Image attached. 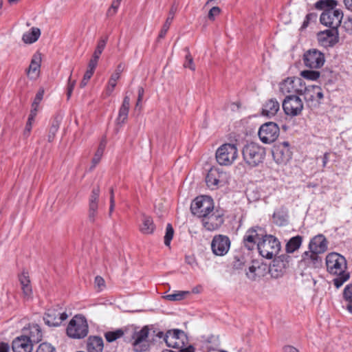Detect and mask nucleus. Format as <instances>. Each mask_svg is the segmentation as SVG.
<instances>
[{
    "mask_svg": "<svg viewBox=\"0 0 352 352\" xmlns=\"http://www.w3.org/2000/svg\"><path fill=\"white\" fill-rule=\"evenodd\" d=\"M189 294V292L179 291L173 294H168L165 296L166 299L171 301L181 300L185 298V296Z\"/></svg>",
    "mask_w": 352,
    "mask_h": 352,
    "instance_id": "40",
    "label": "nucleus"
},
{
    "mask_svg": "<svg viewBox=\"0 0 352 352\" xmlns=\"http://www.w3.org/2000/svg\"><path fill=\"white\" fill-rule=\"evenodd\" d=\"M320 254L314 251H305L301 256L300 264L309 268H318L321 266L322 258Z\"/></svg>",
    "mask_w": 352,
    "mask_h": 352,
    "instance_id": "23",
    "label": "nucleus"
},
{
    "mask_svg": "<svg viewBox=\"0 0 352 352\" xmlns=\"http://www.w3.org/2000/svg\"><path fill=\"white\" fill-rule=\"evenodd\" d=\"M149 329L148 326H144L140 331H135L132 335L133 350L134 352H145L150 347L148 340Z\"/></svg>",
    "mask_w": 352,
    "mask_h": 352,
    "instance_id": "8",
    "label": "nucleus"
},
{
    "mask_svg": "<svg viewBox=\"0 0 352 352\" xmlns=\"http://www.w3.org/2000/svg\"><path fill=\"white\" fill-rule=\"evenodd\" d=\"M337 1L335 0H319L315 3L318 10H324L320 15V23L330 28L337 29L340 25L343 13L339 9H335Z\"/></svg>",
    "mask_w": 352,
    "mask_h": 352,
    "instance_id": "2",
    "label": "nucleus"
},
{
    "mask_svg": "<svg viewBox=\"0 0 352 352\" xmlns=\"http://www.w3.org/2000/svg\"><path fill=\"white\" fill-rule=\"evenodd\" d=\"M325 263L328 273L336 276L333 280L336 288L340 287L349 279L350 274L346 271L347 262L344 256L337 252L329 253L326 256Z\"/></svg>",
    "mask_w": 352,
    "mask_h": 352,
    "instance_id": "1",
    "label": "nucleus"
},
{
    "mask_svg": "<svg viewBox=\"0 0 352 352\" xmlns=\"http://www.w3.org/2000/svg\"><path fill=\"white\" fill-rule=\"evenodd\" d=\"M282 107L287 116L295 117L301 114L303 109V102L299 96L289 95L283 100Z\"/></svg>",
    "mask_w": 352,
    "mask_h": 352,
    "instance_id": "9",
    "label": "nucleus"
},
{
    "mask_svg": "<svg viewBox=\"0 0 352 352\" xmlns=\"http://www.w3.org/2000/svg\"><path fill=\"white\" fill-rule=\"evenodd\" d=\"M230 243L228 236L223 234L215 235L211 242L212 252L216 256H224L229 251Z\"/></svg>",
    "mask_w": 352,
    "mask_h": 352,
    "instance_id": "15",
    "label": "nucleus"
},
{
    "mask_svg": "<svg viewBox=\"0 0 352 352\" xmlns=\"http://www.w3.org/2000/svg\"><path fill=\"white\" fill-rule=\"evenodd\" d=\"M226 173L221 171L218 168H211L206 177L207 186L211 190L217 189L223 185Z\"/></svg>",
    "mask_w": 352,
    "mask_h": 352,
    "instance_id": "19",
    "label": "nucleus"
},
{
    "mask_svg": "<svg viewBox=\"0 0 352 352\" xmlns=\"http://www.w3.org/2000/svg\"><path fill=\"white\" fill-rule=\"evenodd\" d=\"M99 196V187L93 188L89 198L88 219L91 222H94L98 215Z\"/></svg>",
    "mask_w": 352,
    "mask_h": 352,
    "instance_id": "22",
    "label": "nucleus"
},
{
    "mask_svg": "<svg viewBox=\"0 0 352 352\" xmlns=\"http://www.w3.org/2000/svg\"><path fill=\"white\" fill-rule=\"evenodd\" d=\"M257 248L261 256L271 259L280 251V243L274 236L264 233L261 240L257 243Z\"/></svg>",
    "mask_w": 352,
    "mask_h": 352,
    "instance_id": "4",
    "label": "nucleus"
},
{
    "mask_svg": "<svg viewBox=\"0 0 352 352\" xmlns=\"http://www.w3.org/2000/svg\"><path fill=\"white\" fill-rule=\"evenodd\" d=\"M41 35V30L38 28H32L30 32H25L22 36V40L25 43H33L36 42Z\"/></svg>",
    "mask_w": 352,
    "mask_h": 352,
    "instance_id": "34",
    "label": "nucleus"
},
{
    "mask_svg": "<svg viewBox=\"0 0 352 352\" xmlns=\"http://www.w3.org/2000/svg\"><path fill=\"white\" fill-rule=\"evenodd\" d=\"M60 126L59 122L58 120H54L50 126L48 135V141H53L56 133L58 131Z\"/></svg>",
    "mask_w": 352,
    "mask_h": 352,
    "instance_id": "42",
    "label": "nucleus"
},
{
    "mask_svg": "<svg viewBox=\"0 0 352 352\" xmlns=\"http://www.w3.org/2000/svg\"><path fill=\"white\" fill-rule=\"evenodd\" d=\"M264 233L265 230L259 226L250 228L246 231L243 236L244 246L249 250H253L256 244V241H261Z\"/></svg>",
    "mask_w": 352,
    "mask_h": 352,
    "instance_id": "16",
    "label": "nucleus"
},
{
    "mask_svg": "<svg viewBox=\"0 0 352 352\" xmlns=\"http://www.w3.org/2000/svg\"><path fill=\"white\" fill-rule=\"evenodd\" d=\"M303 61L306 67L318 69L322 67L325 62L324 55L316 49H311L304 54Z\"/></svg>",
    "mask_w": 352,
    "mask_h": 352,
    "instance_id": "14",
    "label": "nucleus"
},
{
    "mask_svg": "<svg viewBox=\"0 0 352 352\" xmlns=\"http://www.w3.org/2000/svg\"><path fill=\"white\" fill-rule=\"evenodd\" d=\"M304 82L300 78L288 77L279 83V90L284 95H300Z\"/></svg>",
    "mask_w": 352,
    "mask_h": 352,
    "instance_id": "10",
    "label": "nucleus"
},
{
    "mask_svg": "<svg viewBox=\"0 0 352 352\" xmlns=\"http://www.w3.org/2000/svg\"><path fill=\"white\" fill-rule=\"evenodd\" d=\"M328 248V241L323 234L314 236L309 241V250L318 254H323Z\"/></svg>",
    "mask_w": 352,
    "mask_h": 352,
    "instance_id": "25",
    "label": "nucleus"
},
{
    "mask_svg": "<svg viewBox=\"0 0 352 352\" xmlns=\"http://www.w3.org/2000/svg\"><path fill=\"white\" fill-rule=\"evenodd\" d=\"M285 267V263L280 258L274 259L272 265L270 267V272L273 277H278L283 273V270Z\"/></svg>",
    "mask_w": 352,
    "mask_h": 352,
    "instance_id": "33",
    "label": "nucleus"
},
{
    "mask_svg": "<svg viewBox=\"0 0 352 352\" xmlns=\"http://www.w3.org/2000/svg\"><path fill=\"white\" fill-rule=\"evenodd\" d=\"M179 352H195V349L193 346L189 345L186 347H180Z\"/></svg>",
    "mask_w": 352,
    "mask_h": 352,
    "instance_id": "59",
    "label": "nucleus"
},
{
    "mask_svg": "<svg viewBox=\"0 0 352 352\" xmlns=\"http://www.w3.org/2000/svg\"><path fill=\"white\" fill-rule=\"evenodd\" d=\"M190 210L194 215L202 219L214 210L213 200L206 195L197 197L192 202Z\"/></svg>",
    "mask_w": 352,
    "mask_h": 352,
    "instance_id": "7",
    "label": "nucleus"
},
{
    "mask_svg": "<svg viewBox=\"0 0 352 352\" xmlns=\"http://www.w3.org/2000/svg\"><path fill=\"white\" fill-rule=\"evenodd\" d=\"M138 102H141L143 98V96H144V93L143 87H139L138 89Z\"/></svg>",
    "mask_w": 352,
    "mask_h": 352,
    "instance_id": "61",
    "label": "nucleus"
},
{
    "mask_svg": "<svg viewBox=\"0 0 352 352\" xmlns=\"http://www.w3.org/2000/svg\"><path fill=\"white\" fill-rule=\"evenodd\" d=\"M176 11H177V8L174 6H173L169 11L168 16L167 17L164 24L163 25L162 30L159 34V36H158L159 38H163L166 36V34L170 28V25L174 19V16H175Z\"/></svg>",
    "mask_w": 352,
    "mask_h": 352,
    "instance_id": "35",
    "label": "nucleus"
},
{
    "mask_svg": "<svg viewBox=\"0 0 352 352\" xmlns=\"http://www.w3.org/2000/svg\"><path fill=\"white\" fill-rule=\"evenodd\" d=\"M124 332L122 329H118L115 331L105 332L104 336L108 342H113L122 338L124 335Z\"/></svg>",
    "mask_w": 352,
    "mask_h": 352,
    "instance_id": "38",
    "label": "nucleus"
},
{
    "mask_svg": "<svg viewBox=\"0 0 352 352\" xmlns=\"http://www.w3.org/2000/svg\"><path fill=\"white\" fill-rule=\"evenodd\" d=\"M95 287L98 291H102L105 287V282L103 278L100 276H97L94 280Z\"/></svg>",
    "mask_w": 352,
    "mask_h": 352,
    "instance_id": "48",
    "label": "nucleus"
},
{
    "mask_svg": "<svg viewBox=\"0 0 352 352\" xmlns=\"http://www.w3.org/2000/svg\"><path fill=\"white\" fill-rule=\"evenodd\" d=\"M19 280L21 286L23 298L26 300L30 299L32 297V288L28 273L22 272L19 276Z\"/></svg>",
    "mask_w": 352,
    "mask_h": 352,
    "instance_id": "28",
    "label": "nucleus"
},
{
    "mask_svg": "<svg viewBox=\"0 0 352 352\" xmlns=\"http://www.w3.org/2000/svg\"><path fill=\"white\" fill-rule=\"evenodd\" d=\"M283 351L284 352H299L297 349L289 345L284 346Z\"/></svg>",
    "mask_w": 352,
    "mask_h": 352,
    "instance_id": "60",
    "label": "nucleus"
},
{
    "mask_svg": "<svg viewBox=\"0 0 352 352\" xmlns=\"http://www.w3.org/2000/svg\"><path fill=\"white\" fill-rule=\"evenodd\" d=\"M223 214L218 210H213L202 218L203 226L208 231H214L219 228L223 223Z\"/></svg>",
    "mask_w": 352,
    "mask_h": 352,
    "instance_id": "18",
    "label": "nucleus"
},
{
    "mask_svg": "<svg viewBox=\"0 0 352 352\" xmlns=\"http://www.w3.org/2000/svg\"><path fill=\"white\" fill-rule=\"evenodd\" d=\"M24 336H27L32 344L39 342L43 338L41 329L37 324H30L29 327L24 330Z\"/></svg>",
    "mask_w": 352,
    "mask_h": 352,
    "instance_id": "27",
    "label": "nucleus"
},
{
    "mask_svg": "<svg viewBox=\"0 0 352 352\" xmlns=\"http://www.w3.org/2000/svg\"><path fill=\"white\" fill-rule=\"evenodd\" d=\"M343 28L348 34H352V16L344 21Z\"/></svg>",
    "mask_w": 352,
    "mask_h": 352,
    "instance_id": "52",
    "label": "nucleus"
},
{
    "mask_svg": "<svg viewBox=\"0 0 352 352\" xmlns=\"http://www.w3.org/2000/svg\"><path fill=\"white\" fill-rule=\"evenodd\" d=\"M104 347L103 340L100 336H90L87 342L88 352H102Z\"/></svg>",
    "mask_w": 352,
    "mask_h": 352,
    "instance_id": "31",
    "label": "nucleus"
},
{
    "mask_svg": "<svg viewBox=\"0 0 352 352\" xmlns=\"http://www.w3.org/2000/svg\"><path fill=\"white\" fill-rule=\"evenodd\" d=\"M174 234V230L171 224L168 223L166 228V233L164 236V244L166 246H170V241L173 239Z\"/></svg>",
    "mask_w": 352,
    "mask_h": 352,
    "instance_id": "43",
    "label": "nucleus"
},
{
    "mask_svg": "<svg viewBox=\"0 0 352 352\" xmlns=\"http://www.w3.org/2000/svg\"><path fill=\"white\" fill-rule=\"evenodd\" d=\"M280 109V104L275 98H271L266 101L262 109V114L271 118L276 114Z\"/></svg>",
    "mask_w": 352,
    "mask_h": 352,
    "instance_id": "29",
    "label": "nucleus"
},
{
    "mask_svg": "<svg viewBox=\"0 0 352 352\" xmlns=\"http://www.w3.org/2000/svg\"><path fill=\"white\" fill-rule=\"evenodd\" d=\"M12 348L13 352H32L33 344L27 336H21L13 340Z\"/></svg>",
    "mask_w": 352,
    "mask_h": 352,
    "instance_id": "24",
    "label": "nucleus"
},
{
    "mask_svg": "<svg viewBox=\"0 0 352 352\" xmlns=\"http://www.w3.org/2000/svg\"><path fill=\"white\" fill-rule=\"evenodd\" d=\"M88 324L82 315H76L69 321L67 327V335L73 339H82L88 334Z\"/></svg>",
    "mask_w": 352,
    "mask_h": 352,
    "instance_id": "5",
    "label": "nucleus"
},
{
    "mask_svg": "<svg viewBox=\"0 0 352 352\" xmlns=\"http://www.w3.org/2000/svg\"><path fill=\"white\" fill-rule=\"evenodd\" d=\"M67 317V314L65 311H61L60 309H49L45 313L43 320L49 327H58Z\"/></svg>",
    "mask_w": 352,
    "mask_h": 352,
    "instance_id": "20",
    "label": "nucleus"
},
{
    "mask_svg": "<svg viewBox=\"0 0 352 352\" xmlns=\"http://www.w3.org/2000/svg\"><path fill=\"white\" fill-rule=\"evenodd\" d=\"M0 352H10L9 344L6 342H1Z\"/></svg>",
    "mask_w": 352,
    "mask_h": 352,
    "instance_id": "57",
    "label": "nucleus"
},
{
    "mask_svg": "<svg viewBox=\"0 0 352 352\" xmlns=\"http://www.w3.org/2000/svg\"><path fill=\"white\" fill-rule=\"evenodd\" d=\"M237 157L238 150L234 144H223L216 151V160L221 166L232 164Z\"/></svg>",
    "mask_w": 352,
    "mask_h": 352,
    "instance_id": "6",
    "label": "nucleus"
},
{
    "mask_svg": "<svg viewBox=\"0 0 352 352\" xmlns=\"http://www.w3.org/2000/svg\"><path fill=\"white\" fill-rule=\"evenodd\" d=\"M329 154L328 153H325L322 157V166L325 167L327 162H329Z\"/></svg>",
    "mask_w": 352,
    "mask_h": 352,
    "instance_id": "63",
    "label": "nucleus"
},
{
    "mask_svg": "<svg viewBox=\"0 0 352 352\" xmlns=\"http://www.w3.org/2000/svg\"><path fill=\"white\" fill-rule=\"evenodd\" d=\"M344 3L346 9L352 11V0H344Z\"/></svg>",
    "mask_w": 352,
    "mask_h": 352,
    "instance_id": "64",
    "label": "nucleus"
},
{
    "mask_svg": "<svg viewBox=\"0 0 352 352\" xmlns=\"http://www.w3.org/2000/svg\"><path fill=\"white\" fill-rule=\"evenodd\" d=\"M292 155L288 142H279L273 147L272 156L278 164H286L292 159Z\"/></svg>",
    "mask_w": 352,
    "mask_h": 352,
    "instance_id": "13",
    "label": "nucleus"
},
{
    "mask_svg": "<svg viewBox=\"0 0 352 352\" xmlns=\"http://www.w3.org/2000/svg\"><path fill=\"white\" fill-rule=\"evenodd\" d=\"M260 266L258 263H253L248 267V270L246 272L248 278L250 280H254L256 277L259 276Z\"/></svg>",
    "mask_w": 352,
    "mask_h": 352,
    "instance_id": "39",
    "label": "nucleus"
},
{
    "mask_svg": "<svg viewBox=\"0 0 352 352\" xmlns=\"http://www.w3.org/2000/svg\"><path fill=\"white\" fill-rule=\"evenodd\" d=\"M72 76V74L70 75ZM76 85V80H72L71 76L68 79V85L67 88V98H69L72 96V91Z\"/></svg>",
    "mask_w": 352,
    "mask_h": 352,
    "instance_id": "53",
    "label": "nucleus"
},
{
    "mask_svg": "<svg viewBox=\"0 0 352 352\" xmlns=\"http://www.w3.org/2000/svg\"><path fill=\"white\" fill-rule=\"evenodd\" d=\"M318 42L323 46H333L338 41V32L337 29L330 28L320 32L317 35Z\"/></svg>",
    "mask_w": 352,
    "mask_h": 352,
    "instance_id": "21",
    "label": "nucleus"
},
{
    "mask_svg": "<svg viewBox=\"0 0 352 352\" xmlns=\"http://www.w3.org/2000/svg\"><path fill=\"white\" fill-rule=\"evenodd\" d=\"M106 144H107V141L105 139H102L99 145H98V147L94 154V156L92 159V165L91 166V169H93L94 168L96 165L100 162V160H101V157L104 153V149H105V147H106Z\"/></svg>",
    "mask_w": 352,
    "mask_h": 352,
    "instance_id": "37",
    "label": "nucleus"
},
{
    "mask_svg": "<svg viewBox=\"0 0 352 352\" xmlns=\"http://www.w3.org/2000/svg\"><path fill=\"white\" fill-rule=\"evenodd\" d=\"M116 86V82H113L111 80H109L108 85H107L106 90H105V94L107 96H109L113 93Z\"/></svg>",
    "mask_w": 352,
    "mask_h": 352,
    "instance_id": "54",
    "label": "nucleus"
},
{
    "mask_svg": "<svg viewBox=\"0 0 352 352\" xmlns=\"http://www.w3.org/2000/svg\"><path fill=\"white\" fill-rule=\"evenodd\" d=\"M120 74H119L118 73L113 72L111 74L109 80L117 82V80L120 78Z\"/></svg>",
    "mask_w": 352,
    "mask_h": 352,
    "instance_id": "62",
    "label": "nucleus"
},
{
    "mask_svg": "<svg viewBox=\"0 0 352 352\" xmlns=\"http://www.w3.org/2000/svg\"><path fill=\"white\" fill-rule=\"evenodd\" d=\"M300 95L304 96V98L307 104L314 107H317L321 103L323 98V93L320 87L317 85L306 86L304 82L302 90Z\"/></svg>",
    "mask_w": 352,
    "mask_h": 352,
    "instance_id": "11",
    "label": "nucleus"
},
{
    "mask_svg": "<svg viewBox=\"0 0 352 352\" xmlns=\"http://www.w3.org/2000/svg\"><path fill=\"white\" fill-rule=\"evenodd\" d=\"M36 352H56L54 346L48 342L41 343L37 348Z\"/></svg>",
    "mask_w": 352,
    "mask_h": 352,
    "instance_id": "44",
    "label": "nucleus"
},
{
    "mask_svg": "<svg viewBox=\"0 0 352 352\" xmlns=\"http://www.w3.org/2000/svg\"><path fill=\"white\" fill-rule=\"evenodd\" d=\"M220 8L217 6H214L210 10L208 17L210 20L214 21L215 16H218L220 14Z\"/></svg>",
    "mask_w": 352,
    "mask_h": 352,
    "instance_id": "50",
    "label": "nucleus"
},
{
    "mask_svg": "<svg viewBox=\"0 0 352 352\" xmlns=\"http://www.w3.org/2000/svg\"><path fill=\"white\" fill-rule=\"evenodd\" d=\"M155 229L153 219L151 217L144 215L142 223L140 226V231L144 234H153Z\"/></svg>",
    "mask_w": 352,
    "mask_h": 352,
    "instance_id": "32",
    "label": "nucleus"
},
{
    "mask_svg": "<svg viewBox=\"0 0 352 352\" xmlns=\"http://www.w3.org/2000/svg\"><path fill=\"white\" fill-rule=\"evenodd\" d=\"M93 74H94L93 72L87 71V70L86 71L85 74H84L83 78L80 83V87L81 88H83L87 85L88 81L91 78Z\"/></svg>",
    "mask_w": 352,
    "mask_h": 352,
    "instance_id": "51",
    "label": "nucleus"
},
{
    "mask_svg": "<svg viewBox=\"0 0 352 352\" xmlns=\"http://www.w3.org/2000/svg\"><path fill=\"white\" fill-rule=\"evenodd\" d=\"M130 107V98L129 96H124L122 105L120 107L118 116L116 119L118 124H123L128 118Z\"/></svg>",
    "mask_w": 352,
    "mask_h": 352,
    "instance_id": "30",
    "label": "nucleus"
},
{
    "mask_svg": "<svg viewBox=\"0 0 352 352\" xmlns=\"http://www.w3.org/2000/svg\"><path fill=\"white\" fill-rule=\"evenodd\" d=\"M242 155L244 162L248 166L255 167L263 162L265 156V150L259 144L250 142L243 146Z\"/></svg>",
    "mask_w": 352,
    "mask_h": 352,
    "instance_id": "3",
    "label": "nucleus"
},
{
    "mask_svg": "<svg viewBox=\"0 0 352 352\" xmlns=\"http://www.w3.org/2000/svg\"><path fill=\"white\" fill-rule=\"evenodd\" d=\"M318 15L316 13H309L306 15L305 18L307 19V21H309L310 22H315L317 19Z\"/></svg>",
    "mask_w": 352,
    "mask_h": 352,
    "instance_id": "58",
    "label": "nucleus"
},
{
    "mask_svg": "<svg viewBox=\"0 0 352 352\" xmlns=\"http://www.w3.org/2000/svg\"><path fill=\"white\" fill-rule=\"evenodd\" d=\"M184 67L186 68H189L192 71H195V66L193 63V58L189 53L186 56V60L184 63Z\"/></svg>",
    "mask_w": 352,
    "mask_h": 352,
    "instance_id": "47",
    "label": "nucleus"
},
{
    "mask_svg": "<svg viewBox=\"0 0 352 352\" xmlns=\"http://www.w3.org/2000/svg\"><path fill=\"white\" fill-rule=\"evenodd\" d=\"M41 63V54L40 53L34 54L26 71L27 75L30 79H36L38 76Z\"/></svg>",
    "mask_w": 352,
    "mask_h": 352,
    "instance_id": "26",
    "label": "nucleus"
},
{
    "mask_svg": "<svg viewBox=\"0 0 352 352\" xmlns=\"http://www.w3.org/2000/svg\"><path fill=\"white\" fill-rule=\"evenodd\" d=\"M98 60L91 58L88 64L87 71L94 73V70L96 68L97 65H98Z\"/></svg>",
    "mask_w": 352,
    "mask_h": 352,
    "instance_id": "56",
    "label": "nucleus"
},
{
    "mask_svg": "<svg viewBox=\"0 0 352 352\" xmlns=\"http://www.w3.org/2000/svg\"><path fill=\"white\" fill-rule=\"evenodd\" d=\"M43 94H44L43 90H41L36 94L34 100L32 102V106H38L40 102L43 99Z\"/></svg>",
    "mask_w": 352,
    "mask_h": 352,
    "instance_id": "55",
    "label": "nucleus"
},
{
    "mask_svg": "<svg viewBox=\"0 0 352 352\" xmlns=\"http://www.w3.org/2000/svg\"><path fill=\"white\" fill-rule=\"evenodd\" d=\"M107 41L108 36L101 37L98 41L96 50L100 52V53H102L104 49L105 48Z\"/></svg>",
    "mask_w": 352,
    "mask_h": 352,
    "instance_id": "46",
    "label": "nucleus"
},
{
    "mask_svg": "<svg viewBox=\"0 0 352 352\" xmlns=\"http://www.w3.org/2000/svg\"><path fill=\"white\" fill-rule=\"evenodd\" d=\"M302 242V237L297 235L292 237L286 244V251L287 253H293L300 247Z\"/></svg>",
    "mask_w": 352,
    "mask_h": 352,
    "instance_id": "36",
    "label": "nucleus"
},
{
    "mask_svg": "<svg viewBox=\"0 0 352 352\" xmlns=\"http://www.w3.org/2000/svg\"><path fill=\"white\" fill-rule=\"evenodd\" d=\"M185 333L182 330L175 329L168 330L164 336V341L168 347L179 349L184 346V338Z\"/></svg>",
    "mask_w": 352,
    "mask_h": 352,
    "instance_id": "17",
    "label": "nucleus"
},
{
    "mask_svg": "<svg viewBox=\"0 0 352 352\" xmlns=\"http://www.w3.org/2000/svg\"><path fill=\"white\" fill-rule=\"evenodd\" d=\"M278 126L273 122L262 124L258 130V136L261 141L265 144L274 142L279 135Z\"/></svg>",
    "mask_w": 352,
    "mask_h": 352,
    "instance_id": "12",
    "label": "nucleus"
},
{
    "mask_svg": "<svg viewBox=\"0 0 352 352\" xmlns=\"http://www.w3.org/2000/svg\"><path fill=\"white\" fill-rule=\"evenodd\" d=\"M344 298L349 302H352V283L346 285L343 292Z\"/></svg>",
    "mask_w": 352,
    "mask_h": 352,
    "instance_id": "45",
    "label": "nucleus"
},
{
    "mask_svg": "<svg viewBox=\"0 0 352 352\" xmlns=\"http://www.w3.org/2000/svg\"><path fill=\"white\" fill-rule=\"evenodd\" d=\"M120 5V3L119 1L113 0L111 3V7L109 8V9L107 11V14L109 16L114 15L117 12V10H118Z\"/></svg>",
    "mask_w": 352,
    "mask_h": 352,
    "instance_id": "49",
    "label": "nucleus"
},
{
    "mask_svg": "<svg viewBox=\"0 0 352 352\" xmlns=\"http://www.w3.org/2000/svg\"><path fill=\"white\" fill-rule=\"evenodd\" d=\"M300 75L305 79L316 80L319 78L320 72L313 70H304L301 72Z\"/></svg>",
    "mask_w": 352,
    "mask_h": 352,
    "instance_id": "41",
    "label": "nucleus"
}]
</instances>
